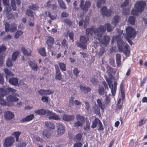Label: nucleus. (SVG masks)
I'll return each mask as SVG.
<instances>
[{"instance_id":"17","label":"nucleus","mask_w":147,"mask_h":147,"mask_svg":"<svg viewBox=\"0 0 147 147\" xmlns=\"http://www.w3.org/2000/svg\"><path fill=\"white\" fill-rule=\"evenodd\" d=\"M38 93L41 95H47L53 94V92L49 89L47 90H39Z\"/></svg>"},{"instance_id":"35","label":"nucleus","mask_w":147,"mask_h":147,"mask_svg":"<svg viewBox=\"0 0 147 147\" xmlns=\"http://www.w3.org/2000/svg\"><path fill=\"white\" fill-rule=\"evenodd\" d=\"M59 65L61 70L62 71H65L66 70V65L64 63L59 62Z\"/></svg>"},{"instance_id":"47","label":"nucleus","mask_w":147,"mask_h":147,"mask_svg":"<svg viewBox=\"0 0 147 147\" xmlns=\"http://www.w3.org/2000/svg\"><path fill=\"white\" fill-rule=\"evenodd\" d=\"M128 21L131 24L133 25L135 23V18L134 16L130 17L128 20Z\"/></svg>"},{"instance_id":"61","label":"nucleus","mask_w":147,"mask_h":147,"mask_svg":"<svg viewBox=\"0 0 147 147\" xmlns=\"http://www.w3.org/2000/svg\"><path fill=\"white\" fill-rule=\"evenodd\" d=\"M38 7V6L36 4H33L30 7V8L34 10L37 9Z\"/></svg>"},{"instance_id":"39","label":"nucleus","mask_w":147,"mask_h":147,"mask_svg":"<svg viewBox=\"0 0 147 147\" xmlns=\"http://www.w3.org/2000/svg\"><path fill=\"white\" fill-rule=\"evenodd\" d=\"M23 32L20 30H18L15 34L14 37L16 38H18L19 37L22 35Z\"/></svg>"},{"instance_id":"60","label":"nucleus","mask_w":147,"mask_h":147,"mask_svg":"<svg viewBox=\"0 0 147 147\" xmlns=\"http://www.w3.org/2000/svg\"><path fill=\"white\" fill-rule=\"evenodd\" d=\"M98 123L99 128L98 129V130H103L104 129L102 126V123L100 120L99 121V122Z\"/></svg>"},{"instance_id":"4","label":"nucleus","mask_w":147,"mask_h":147,"mask_svg":"<svg viewBox=\"0 0 147 147\" xmlns=\"http://www.w3.org/2000/svg\"><path fill=\"white\" fill-rule=\"evenodd\" d=\"M89 40V38L86 36H82L80 37V42H77V46L83 49L86 48V43Z\"/></svg>"},{"instance_id":"62","label":"nucleus","mask_w":147,"mask_h":147,"mask_svg":"<svg viewBox=\"0 0 147 147\" xmlns=\"http://www.w3.org/2000/svg\"><path fill=\"white\" fill-rule=\"evenodd\" d=\"M6 49L5 47L4 46H0V54L3 51H5Z\"/></svg>"},{"instance_id":"34","label":"nucleus","mask_w":147,"mask_h":147,"mask_svg":"<svg viewBox=\"0 0 147 147\" xmlns=\"http://www.w3.org/2000/svg\"><path fill=\"white\" fill-rule=\"evenodd\" d=\"M39 53L42 56H46L45 49L44 47L40 48L39 50Z\"/></svg>"},{"instance_id":"6","label":"nucleus","mask_w":147,"mask_h":147,"mask_svg":"<svg viewBox=\"0 0 147 147\" xmlns=\"http://www.w3.org/2000/svg\"><path fill=\"white\" fill-rule=\"evenodd\" d=\"M106 80L111 90L112 95L115 96L116 93L117 83L116 82H115L114 84H112L111 81L108 78H107Z\"/></svg>"},{"instance_id":"31","label":"nucleus","mask_w":147,"mask_h":147,"mask_svg":"<svg viewBox=\"0 0 147 147\" xmlns=\"http://www.w3.org/2000/svg\"><path fill=\"white\" fill-rule=\"evenodd\" d=\"M45 125L47 127L53 129H54L55 127V125L52 122L50 121L46 122Z\"/></svg>"},{"instance_id":"50","label":"nucleus","mask_w":147,"mask_h":147,"mask_svg":"<svg viewBox=\"0 0 147 147\" xmlns=\"http://www.w3.org/2000/svg\"><path fill=\"white\" fill-rule=\"evenodd\" d=\"M43 135L45 138H48L50 136V134H49L48 131L46 130H44L43 132Z\"/></svg>"},{"instance_id":"44","label":"nucleus","mask_w":147,"mask_h":147,"mask_svg":"<svg viewBox=\"0 0 147 147\" xmlns=\"http://www.w3.org/2000/svg\"><path fill=\"white\" fill-rule=\"evenodd\" d=\"M26 14L28 16L32 17L33 18H34V14L32 11L30 9L27 10L26 11Z\"/></svg>"},{"instance_id":"45","label":"nucleus","mask_w":147,"mask_h":147,"mask_svg":"<svg viewBox=\"0 0 147 147\" xmlns=\"http://www.w3.org/2000/svg\"><path fill=\"white\" fill-rule=\"evenodd\" d=\"M59 4L60 6L63 9H66V7L65 3L62 0H58Z\"/></svg>"},{"instance_id":"26","label":"nucleus","mask_w":147,"mask_h":147,"mask_svg":"<svg viewBox=\"0 0 147 147\" xmlns=\"http://www.w3.org/2000/svg\"><path fill=\"white\" fill-rule=\"evenodd\" d=\"M34 117V115L32 114L30 115H28L25 118L23 119L22 120V122H24L25 121H28L32 120Z\"/></svg>"},{"instance_id":"11","label":"nucleus","mask_w":147,"mask_h":147,"mask_svg":"<svg viewBox=\"0 0 147 147\" xmlns=\"http://www.w3.org/2000/svg\"><path fill=\"white\" fill-rule=\"evenodd\" d=\"M84 0H81L80 7L83 12L85 13L87 11L88 8L90 7L91 4L89 1H86L85 4H84Z\"/></svg>"},{"instance_id":"3","label":"nucleus","mask_w":147,"mask_h":147,"mask_svg":"<svg viewBox=\"0 0 147 147\" xmlns=\"http://www.w3.org/2000/svg\"><path fill=\"white\" fill-rule=\"evenodd\" d=\"M87 35H92L93 32L98 37L101 38L105 32V28L102 25L100 26L98 28L93 29L92 28H88L86 30Z\"/></svg>"},{"instance_id":"28","label":"nucleus","mask_w":147,"mask_h":147,"mask_svg":"<svg viewBox=\"0 0 147 147\" xmlns=\"http://www.w3.org/2000/svg\"><path fill=\"white\" fill-rule=\"evenodd\" d=\"M80 87L81 91L85 93H87L90 91L91 90V89L89 87H86L82 85H80Z\"/></svg>"},{"instance_id":"55","label":"nucleus","mask_w":147,"mask_h":147,"mask_svg":"<svg viewBox=\"0 0 147 147\" xmlns=\"http://www.w3.org/2000/svg\"><path fill=\"white\" fill-rule=\"evenodd\" d=\"M4 117L6 120H9V111H7L5 112Z\"/></svg>"},{"instance_id":"25","label":"nucleus","mask_w":147,"mask_h":147,"mask_svg":"<svg viewBox=\"0 0 147 147\" xmlns=\"http://www.w3.org/2000/svg\"><path fill=\"white\" fill-rule=\"evenodd\" d=\"M55 79L58 80H61L62 78V75L59 69H57L55 71Z\"/></svg>"},{"instance_id":"9","label":"nucleus","mask_w":147,"mask_h":147,"mask_svg":"<svg viewBox=\"0 0 147 147\" xmlns=\"http://www.w3.org/2000/svg\"><path fill=\"white\" fill-rule=\"evenodd\" d=\"M146 5V3L145 1H139L136 2L135 6L137 10L141 13L144 10Z\"/></svg>"},{"instance_id":"18","label":"nucleus","mask_w":147,"mask_h":147,"mask_svg":"<svg viewBox=\"0 0 147 147\" xmlns=\"http://www.w3.org/2000/svg\"><path fill=\"white\" fill-rule=\"evenodd\" d=\"M75 117L74 115H69L67 114H65L63 116V120L66 121H69L73 120Z\"/></svg>"},{"instance_id":"38","label":"nucleus","mask_w":147,"mask_h":147,"mask_svg":"<svg viewBox=\"0 0 147 147\" xmlns=\"http://www.w3.org/2000/svg\"><path fill=\"white\" fill-rule=\"evenodd\" d=\"M124 86L123 84L122 83H121L120 86V89L122 96H123V98L124 97L125 94V89Z\"/></svg>"},{"instance_id":"43","label":"nucleus","mask_w":147,"mask_h":147,"mask_svg":"<svg viewBox=\"0 0 147 147\" xmlns=\"http://www.w3.org/2000/svg\"><path fill=\"white\" fill-rule=\"evenodd\" d=\"M105 2V0H98L97 2V6L98 8H100L102 5L104 4Z\"/></svg>"},{"instance_id":"32","label":"nucleus","mask_w":147,"mask_h":147,"mask_svg":"<svg viewBox=\"0 0 147 147\" xmlns=\"http://www.w3.org/2000/svg\"><path fill=\"white\" fill-rule=\"evenodd\" d=\"M5 31L1 32L0 34V36H2L5 34L6 32H8L9 31V23H6L5 25Z\"/></svg>"},{"instance_id":"10","label":"nucleus","mask_w":147,"mask_h":147,"mask_svg":"<svg viewBox=\"0 0 147 147\" xmlns=\"http://www.w3.org/2000/svg\"><path fill=\"white\" fill-rule=\"evenodd\" d=\"M101 14L102 15L105 16L107 17L110 16L113 12V9H108L105 6L102 7L100 9Z\"/></svg>"},{"instance_id":"19","label":"nucleus","mask_w":147,"mask_h":147,"mask_svg":"<svg viewBox=\"0 0 147 147\" xmlns=\"http://www.w3.org/2000/svg\"><path fill=\"white\" fill-rule=\"evenodd\" d=\"M120 20V18L119 16H115L113 17L111 21V23L113 25V26H115Z\"/></svg>"},{"instance_id":"23","label":"nucleus","mask_w":147,"mask_h":147,"mask_svg":"<svg viewBox=\"0 0 147 147\" xmlns=\"http://www.w3.org/2000/svg\"><path fill=\"white\" fill-rule=\"evenodd\" d=\"M20 0H12L11 2V6L13 10L16 9V4L19 5L20 4Z\"/></svg>"},{"instance_id":"29","label":"nucleus","mask_w":147,"mask_h":147,"mask_svg":"<svg viewBox=\"0 0 147 147\" xmlns=\"http://www.w3.org/2000/svg\"><path fill=\"white\" fill-rule=\"evenodd\" d=\"M76 120L83 124L84 122V116L79 115H77L76 117Z\"/></svg>"},{"instance_id":"41","label":"nucleus","mask_w":147,"mask_h":147,"mask_svg":"<svg viewBox=\"0 0 147 147\" xmlns=\"http://www.w3.org/2000/svg\"><path fill=\"white\" fill-rule=\"evenodd\" d=\"M99 120L98 119H95L92 122L91 127L92 128H94L96 127L98 123Z\"/></svg>"},{"instance_id":"46","label":"nucleus","mask_w":147,"mask_h":147,"mask_svg":"<svg viewBox=\"0 0 147 147\" xmlns=\"http://www.w3.org/2000/svg\"><path fill=\"white\" fill-rule=\"evenodd\" d=\"M4 145L5 147H8L9 146V137H7L5 139Z\"/></svg>"},{"instance_id":"7","label":"nucleus","mask_w":147,"mask_h":147,"mask_svg":"<svg viewBox=\"0 0 147 147\" xmlns=\"http://www.w3.org/2000/svg\"><path fill=\"white\" fill-rule=\"evenodd\" d=\"M126 32L127 36L125 37H127L133 39L135 38L136 33L133 28L131 26H128L126 28Z\"/></svg>"},{"instance_id":"59","label":"nucleus","mask_w":147,"mask_h":147,"mask_svg":"<svg viewBox=\"0 0 147 147\" xmlns=\"http://www.w3.org/2000/svg\"><path fill=\"white\" fill-rule=\"evenodd\" d=\"M84 103L85 105V107L87 110L89 111L90 108V106L89 103L86 101H85Z\"/></svg>"},{"instance_id":"51","label":"nucleus","mask_w":147,"mask_h":147,"mask_svg":"<svg viewBox=\"0 0 147 147\" xmlns=\"http://www.w3.org/2000/svg\"><path fill=\"white\" fill-rule=\"evenodd\" d=\"M93 110L95 113H98L100 111V108H99L97 105H95L92 109Z\"/></svg>"},{"instance_id":"58","label":"nucleus","mask_w":147,"mask_h":147,"mask_svg":"<svg viewBox=\"0 0 147 147\" xmlns=\"http://www.w3.org/2000/svg\"><path fill=\"white\" fill-rule=\"evenodd\" d=\"M105 99L106 100L105 101V104H106L107 105H110L111 102L108 96H107L105 97Z\"/></svg>"},{"instance_id":"37","label":"nucleus","mask_w":147,"mask_h":147,"mask_svg":"<svg viewBox=\"0 0 147 147\" xmlns=\"http://www.w3.org/2000/svg\"><path fill=\"white\" fill-rule=\"evenodd\" d=\"M105 90L103 86H100L98 90L99 94L100 95H104L105 93Z\"/></svg>"},{"instance_id":"21","label":"nucleus","mask_w":147,"mask_h":147,"mask_svg":"<svg viewBox=\"0 0 147 147\" xmlns=\"http://www.w3.org/2000/svg\"><path fill=\"white\" fill-rule=\"evenodd\" d=\"M18 82V80L17 78L12 77L10 78V83L14 86L19 85Z\"/></svg>"},{"instance_id":"14","label":"nucleus","mask_w":147,"mask_h":147,"mask_svg":"<svg viewBox=\"0 0 147 147\" xmlns=\"http://www.w3.org/2000/svg\"><path fill=\"white\" fill-rule=\"evenodd\" d=\"M57 132L58 135H62L65 132L64 126L61 123L57 124Z\"/></svg>"},{"instance_id":"56","label":"nucleus","mask_w":147,"mask_h":147,"mask_svg":"<svg viewBox=\"0 0 147 147\" xmlns=\"http://www.w3.org/2000/svg\"><path fill=\"white\" fill-rule=\"evenodd\" d=\"M90 127V124L89 123H88L84 126V129L86 132H88L89 131Z\"/></svg>"},{"instance_id":"24","label":"nucleus","mask_w":147,"mask_h":147,"mask_svg":"<svg viewBox=\"0 0 147 147\" xmlns=\"http://www.w3.org/2000/svg\"><path fill=\"white\" fill-rule=\"evenodd\" d=\"M103 26L105 28V29L107 28V32H110L112 31L115 27L114 26H111V24L109 23L105 24L104 26Z\"/></svg>"},{"instance_id":"33","label":"nucleus","mask_w":147,"mask_h":147,"mask_svg":"<svg viewBox=\"0 0 147 147\" xmlns=\"http://www.w3.org/2000/svg\"><path fill=\"white\" fill-rule=\"evenodd\" d=\"M21 134V133L20 131H16L13 133L12 135L14 136L16 138V142H18L19 139V137Z\"/></svg>"},{"instance_id":"20","label":"nucleus","mask_w":147,"mask_h":147,"mask_svg":"<svg viewBox=\"0 0 147 147\" xmlns=\"http://www.w3.org/2000/svg\"><path fill=\"white\" fill-rule=\"evenodd\" d=\"M49 110H46L43 109H38L34 111V113L36 115H45L47 113V112Z\"/></svg>"},{"instance_id":"12","label":"nucleus","mask_w":147,"mask_h":147,"mask_svg":"<svg viewBox=\"0 0 147 147\" xmlns=\"http://www.w3.org/2000/svg\"><path fill=\"white\" fill-rule=\"evenodd\" d=\"M10 92L12 93V95H10V101L17 102L18 100V98L16 97L15 96H19V94L16 92V90L14 89L10 88Z\"/></svg>"},{"instance_id":"48","label":"nucleus","mask_w":147,"mask_h":147,"mask_svg":"<svg viewBox=\"0 0 147 147\" xmlns=\"http://www.w3.org/2000/svg\"><path fill=\"white\" fill-rule=\"evenodd\" d=\"M74 126L76 127H79L81 126L83 124L76 120L74 123Z\"/></svg>"},{"instance_id":"53","label":"nucleus","mask_w":147,"mask_h":147,"mask_svg":"<svg viewBox=\"0 0 147 147\" xmlns=\"http://www.w3.org/2000/svg\"><path fill=\"white\" fill-rule=\"evenodd\" d=\"M107 72L109 75L111 74L112 72L113 71V69L110 66H108L107 67Z\"/></svg>"},{"instance_id":"1","label":"nucleus","mask_w":147,"mask_h":147,"mask_svg":"<svg viewBox=\"0 0 147 147\" xmlns=\"http://www.w3.org/2000/svg\"><path fill=\"white\" fill-rule=\"evenodd\" d=\"M115 40L117 41L119 51H123L126 55H128L129 53L128 45H127L126 42L123 41L121 35H119L116 37L113 36L112 39V42H114Z\"/></svg>"},{"instance_id":"40","label":"nucleus","mask_w":147,"mask_h":147,"mask_svg":"<svg viewBox=\"0 0 147 147\" xmlns=\"http://www.w3.org/2000/svg\"><path fill=\"white\" fill-rule=\"evenodd\" d=\"M16 28L17 26L16 24L14 23L11 24L10 28V31L12 32H15L16 30Z\"/></svg>"},{"instance_id":"64","label":"nucleus","mask_w":147,"mask_h":147,"mask_svg":"<svg viewBox=\"0 0 147 147\" xmlns=\"http://www.w3.org/2000/svg\"><path fill=\"white\" fill-rule=\"evenodd\" d=\"M2 1L4 5L6 6L9 5V0H2Z\"/></svg>"},{"instance_id":"52","label":"nucleus","mask_w":147,"mask_h":147,"mask_svg":"<svg viewBox=\"0 0 147 147\" xmlns=\"http://www.w3.org/2000/svg\"><path fill=\"white\" fill-rule=\"evenodd\" d=\"M146 120L144 119H143L140 120L138 123V126L140 127L142 125L145 123Z\"/></svg>"},{"instance_id":"54","label":"nucleus","mask_w":147,"mask_h":147,"mask_svg":"<svg viewBox=\"0 0 147 147\" xmlns=\"http://www.w3.org/2000/svg\"><path fill=\"white\" fill-rule=\"evenodd\" d=\"M18 14L17 13H14L10 14V18L14 19L17 18Z\"/></svg>"},{"instance_id":"27","label":"nucleus","mask_w":147,"mask_h":147,"mask_svg":"<svg viewBox=\"0 0 147 147\" xmlns=\"http://www.w3.org/2000/svg\"><path fill=\"white\" fill-rule=\"evenodd\" d=\"M21 51L25 55L28 56L30 55L31 54V51L30 49H28L27 50L25 48L23 47L21 49Z\"/></svg>"},{"instance_id":"15","label":"nucleus","mask_w":147,"mask_h":147,"mask_svg":"<svg viewBox=\"0 0 147 147\" xmlns=\"http://www.w3.org/2000/svg\"><path fill=\"white\" fill-rule=\"evenodd\" d=\"M110 39V37L107 35L104 36L103 38L102 39H100L99 38H98V40L99 41V42L102 44L105 45H106L109 43Z\"/></svg>"},{"instance_id":"8","label":"nucleus","mask_w":147,"mask_h":147,"mask_svg":"<svg viewBox=\"0 0 147 147\" xmlns=\"http://www.w3.org/2000/svg\"><path fill=\"white\" fill-rule=\"evenodd\" d=\"M130 5V6H131V3L130 0H125L123 3L121 5V7L123 9V13L125 15L129 13V9L128 8L126 9V7Z\"/></svg>"},{"instance_id":"49","label":"nucleus","mask_w":147,"mask_h":147,"mask_svg":"<svg viewBox=\"0 0 147 147\" xmlns=\"http://www.w3.org/2000/svg\"><path fill=\"white\" fill-rule=\"evenodd\" d=\"M82 137V135L81 134H77L75 139L76 141H79L81 140Z\"/></svg>"},{"instance_id":"36","label":"nucleus","mask_w":147,"mask_h":147,"mask_svg":"<svg viewBox=\"0 0 147 147\" xmlns=\"http://www.w3.org/2000/svg\"><path fill=\"white\" fill-rule=\"evenodd\" d=\"M20 52L18 51H16L14 52L12 56V59L11 61H16V58H17Z\"/></svg>"},{"instance_id":"13","label":"nucleus","mask_w":147,"mask_h":147,"mask_svg":"<svg viewBox=\"0 0 147 147\" xmlns=\"http://www.w3.org/2000/svg\"><path fill=\"white\" fill-rule=\"evenodd\" d=\"M54 42V38L52 37H48L46 42V44L48 45V49L50 51H53V48L54 47L52 46Z\"/></svg>"},{"instance_id":"2","label":"nucleus","mask_w":147,"mask_h":147,"mask_svg":"<svg viewBox=\"0 0 147 147\" xmlns=\"http://www.w3.org/2000/svg\"><path fill=\"white\" fill-rule=\"evenodd\" d=\"M115 40L117 41L119 51H123L126 55H128L129 53L128 45H127L126 42L123 41L121 35H119L116 37L113 36L112 39V42H114Z\"/></svg>"},{"instance_id":"30","label":"nucleus","mask_w":147,"mask_h":147,"mask_svg":"<svg viewBox=\"0 0 147 147\" xmlns=\"http://www.w3.org/2000/svg\"><path fill=\"white\" fill-rule=\"evenodd\" d=\"M28 64L33 70L36 71L37 70L38 68V67L34 62L30 61Z\"/></svg>"},{"instance_id":"42","label":"nucleus","mask_w":147,"mask_h":147,"mask_svg":"<svg viewBox=\"0 0 147 147\" xmlns=\"http://www.w3.org/2000/svg\"><path fill=\"white\" fill-rule=\"evenodd\" d=\"M47 6L51 8H52L53 9H55L57 8V5H55L54 4H51L50 2H48L47 3Z\"/></svg>"},{"instance_id":"22","label":"nucleus","mask_w":147,"mask_h":147,"mask_svg":"<svg viewBox=\"0 0 147 147\" xmlns=\"http://www.w3.org/2000/svg\"><path fill=\"white\" fill-rule=\"evenodd\" d=\"M102 99H98L97 100V102L98 106L101 109L104 110L105 108V105L102 103Z\"/></svg>"},{"instance_id":"57","label":"nucleus","mask_w":147,"mask_h":147,"mask_svg":"<svg viewBox=\"0 0 147 147\" xmlns=\"http://www.w3.org/2000/svg\"><path fill=\"white\" fill-rule=\"evenodd\" d=\"M80 72V71L77 68H75L74 69L73 71V73L76 76L78 77V74Z\"/></svg>"},{"instance_id":"5","label":"nucleus","mask_w":147,"mask_h":147,"mask_svg":"<svg viewBox=\"0 0 147 147\" xmlns=\"http://www.w3.org/2000/svg\"><path fill=\"white\" fill-rule=\"evenodd\" d=\"M7 90L9 91V88L7 89L0 88V104L2 105H6V100L3 98L5 96L7 95Z\"/></svg>"},{"instance_id":"63","label":"nucleus","mask_w":147,"mask_h":147,"mask_svg":"<svg viewBox=\"0 0 147 147\" xmlns=\"http://www.w3.org/2000/svg\"><path fill=\"white\" fill-rule=\"evenodd\" d=\"M138 13L140 12L138 11L136 9V10H132L131 11V13L132 14L135 16H137L138 14Z\"/></svg>"},{"instance_id":"16","label":"nucleus","mask_w":147,"mask_h":147,"mask_svg":"<svg viewBox=\"0 0 147 147\" xmlns=\"http://www.w3.org/2000/svg\"><path fill=\"white\" fill-rule=\"evenodd\" d=\"M47 115L49 116V118L50 119L55 120H59L61 119L60 118L58 117L56 114L49 111L47 112Z\"/></svg>"}]
</instances>
